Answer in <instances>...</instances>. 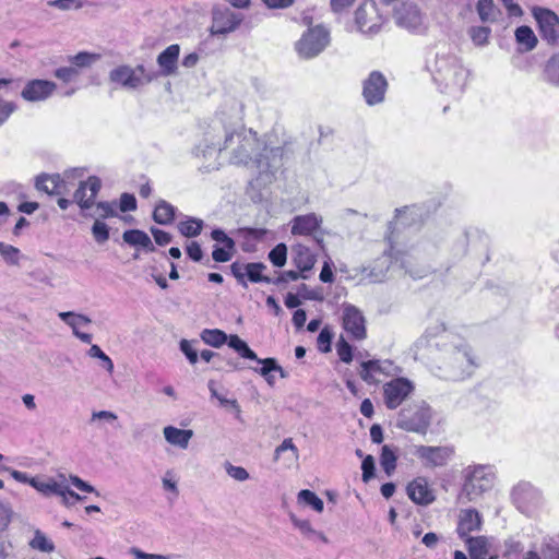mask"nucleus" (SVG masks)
I'll return each mask as SVG.
<instances>
[{"mask_svg":"<svg viewBox=\"0 0 559 559\" xmlns=\"http://www.w3.org/2000/svg\"><path fill=\"white\" fill-rule=\"evenodd\" d=\"M540 552L543 559H559V547L552 543H544Z\"/></svg>","mask_w":559,"mask_h":559,"instance_id":"obj_64","label":"nucleus"},{"mask_svg":"<svg viewBox=\"0 0 559 559\" xmlns=\"http://www.w3.org/2000/svg\"><path fill=\"white\" fill-rule=\"evenodd\" d=\"M362 480L368 483L374 476V460L371 455H367L362 463Z\"/></svg>","mask_w":559,"mask_h":559,"instance_id":"obj_56","label":"nucleus"},{"mask_svg":"<svg viewBox=\"0 0 559 559\" xmlns=\"http://www.w3.org/2000/svg\"><path fill=\"white\" fill-rule=\"evenodd\" d=\"M100 56L98 53L81 51L74 56H69L68 61L72 67H75L79 71L80 69L90 68L96 61H98Z\"/></svg>","mask_w":559,"mask_h":559,"instance_id":"obj_36","label":"nucleus"},{"mask_svg":"<svg viewBox=\"0 0 559 559\" xmlns=\"http://www.w3.org/2000/svg\"><path fill=\"white\" fill-rule=\"evenodd\" d=\"M332 333L328 329H323L318 336V347L321 352L328 353L331 350Z\"/></svg>","mask_w":559,"mask_h":559,"instance_id":"obj_59","label":"nucleus"},{"mask_svg":"<svg viewBox=\"0 0 559 559\" xmlns=\"http://www.w3.org/2000/svg\"><path fill=\"white\" fill-rule=\"evenodd\" d=\"M88 356L98 358L102 361V367L110 374L114 371V362L108 355H106L98 345H92L88 349Z\"/></svg>","mask_w":559,"mask_h":559,"instance_id":"obj_46","label":"nucleus"},{"mask_svg":"<svg viewBox=\"0 0 559 559\" xmlns=\"http://www.w3.org/2000/svg\"><path fill=\"white\" fill-rule=\"evenodd\" d=\"M476 10L484 23H492L498 19L499 10L495 8L492 0H478Z\"/></svg>","mask_w":559,"mask_h":559,"instance_id":"obj_34","label":"nucleus"},{"mask_svg":"<svg viewBox=\"0 0 559 559\" xmlns=\"http://www.w3.org/2000/svg\"><path fill=\"white\" fill-rule=\"evenodd\" d=\"M226 473L236 480L245 481L249 478V473L241 466H235L230 463L225 464Z\"/></svg>","mask_w":559,"mask_h":559,"instance_id":"obj_53","label":"nucleus"},{"mask_svg":"<svg viewBox=\"0 0 559 559\" xmlns=\"http://www.w3.org/2000/svg\"><path fill=\"white\" fill-rule=\"evenodd\" d=\"M292 261L294 265L301 272H308L310 271L314 263H316V257L311 253L308 247L298 243L292 248Z\"/></svg>","mask_w":559,"mask_h":559,"instance_id":"obj_25","label":"nucleus"},{"mask_svg":"<svg viewBox=\"0 0 559 559\" xmlns=\"http://www.w3.org/2000/svg\"><path fill=\"white\" fill-rule=\"evenodd\" d=\"M336 350L340 359L343 362L349 364L353 360L352 346L341 337L336 344Z\"/></svg>","mask_w":559,"mask_h":559,"instance_id":"obj_52","label":"nucleus"},{"mask_svg":"<svg viewBox=\"0 0 559 559\" xmlns=\"http://www.w3.org/2000/svg\"><path fill=\"white\" fill-rule=\"evenodd\" d=\"M388 82L384 75L378 71L369 74L364 82L362 96L370 106L380 104L384 100Z\"/></svg>","mask_w":559,"mask_h":559,"instance_id":"obj_14","label":"nucleus"},{"mask_svg":"<svg viewBox=\"0 0 559 559\" xmlns=\"http://www.w3.org/2000/svg\"><path fill=\"white\" fill-rule=\"evenodd\" d=\"M408 498L420 506H428L435 501V495L424 477H417L406 487Z\"/></svg>","mask_w":559,"mask_h":559,"instance_id":"obj_19","label":"nucleus"},{"mask_svg":"<svg viewBox=\"0 0 559 559\" xmlns=\"http://www.w3.org/2000/svg\"><path fill=\"white\" fill-rule=\"evenodd\" d=\"M395 23L407 31L415 32L423 26V15L418 8L412 3H402L394 10Z\"/></svg>","mask_w":559,"mask_h":559,"instance_id":"obj_15","label":"nucleus"},{"mask_svg":"<svg viewBox=\"0 0 559 559\" xmlns=\"http://www.w3.org/2000/svg\"><path fill=\"white\" fill-rule=\"evenodd\" d=\"M258 364H261L262 367L260 368H253L255 372L261 374L264 379L271 373L274 372V369H280V365L277 364V360L275 358H264L261 359L258 357V359H253Z\"/></svg>","mask_w":559,"mask_h":559,"instance_id":"obj_47","label":"nucleus"},{"mask_svg":"<svg viewBox=\"0 0 559 559\" xmlns=\"http://www.w3.org/2000/svg\"><path fill=\"white\" fill-rule=\"evenodd\" d=\"M481 527V516L475 509H465L460 513L457 534L461 538L469 537V534L479 531Z\"/></svg>","mask_w":559,"mask_h":559,"instance_id":"obj_23","label":"nucleus"},{"mask_svg":"<svg viewBox=\"0 0 559 559\" xmlns=\"http://www.w3.org/2000/svg\"><path fill=\"white\" fill-rule=\"evenodd\" d=\"M466 544L472 559H486L488 556V540L485 536L467 537Z\"/></svg>","mask_w":559,"mask_h":559,"instance_id":"obj_30","label":"nucleus"},{"mask_svg":"<svg viewBox=\"0 0 559 559\" xmlns=\"http://www.w3.org/2000/svg\"><path fill=\"white\" fill-rule=\"evenodd\" d=\"M269 259L273 265L282 267L287 260V247L285 243H278L269 253Z\"/></svg>","mask_w":559,"mask_h":559,"instance_id":"obj_45","label":"nucleus"},{"mask_svg":"<svg viewBox=\"0 0 559 559\" xmlns=\"http://www.w3.org/2000/svg\"><path fill=\"white\" fill-rule=\"evenodd\" d=\"M31 547L43 552H52L55 545L40 531H36L34 538L29 543Z\"/></svg>","mask_w":559,"mask_h":559,"instance_id":"obj_44","label":"nucleus"},{"mask_svg":"<svg viewBox=\"0 0 559 559\" xmlns=\"http://www.w3.org/2000/svg\"><path fill=\"white\" fill-rule=\"evenodd\" d=\"M533 14L538 23L542 38L548 44H556L559 39L558 15L555 12L544 8L534 9Z\"/></svg>","mask_w":559,"mask_h":559,"instance_id":"obj_11","label":"nucleus"},{"mask_svg":"<svg viewBox=\"0 0 559 559\" xmlns=\"http://www.w3.org/2000/svg\"><path fill=\"white\" fill-rule=\"evenodd\" d=\"M164 437L166 441L173 445H177L181 449H187L189 441L193 436V431L190 429H179L174 426H167L164 428Z\"/></svg>","mask_w":559,"mask_h":559,"instance_id":"obj_26","label":"nucleus"},{"mask_svg":"<svg viewBox=\"0 0 559 559\" xmlns=\"http://www.w3.org/2000/svg\"><path fill=\"white\" fill-rule=\"evenodd\" d=\"M300 277L304 280L308 278V276L301 272L299 273L297 271L289 270L283 272L278 277L272 278V284L280 285L282 283H287L289 281H297Z\"/></svg>","mask_w":559,"mask_h":559,"instance_id":"obj_54","label":"nucleus"},{"mask_svg":"<svg viewBox=\"0 0 559 559\" xmlns=\"http://www.w3.org/2000/svg\"><path fill=\"white\" fill-rule=\"evenodd\" d=\"M298 502L311 507L317 512H322L324 508L322 499H320L313 491L308 489H302L299 491Z\"/></svg>","mask_w":559,"mask_h":559,"instance_id":"obj_41","label":"nucleus"},{"mask_svg":"<svg viewBox=\"0 0 559 559\" xmlns=\"http://www.w3.org/2000/svg\"><path fill=\"white\" fill-rule=\"evenodd\" d=\"M396 455L389 445H383L381 450L380 464L383 471L391 475L396 468Z\"/></svg>","mask_w":559,"mask_h":559,"instance_id":"obj_42","label":"nucleus"},{"mask_svg":"<svg viewBox=\"0 0 559 559\" xmlns=\"http://www.w3.org/2000/svg\"><path fill=\"white\" fill-rule=\"evenodd\" d=\"M31 486L45 496L56 495L61 497V502L64 506L69 504L68 496H70L74 500L84 499V497H81L80 495L71 490L68 486L59 484L53 479L44 481L38 478H32Z\"/></svg>","mask_w":559,"mask_h":559,"instance_id":"obj_16","label":"nucleus"},{"mask_svg":"<svg viewBox=\"0 0 559 559\" xmlns=\"http://www.w3.org/2000/svg\"><path fill=\"white\" fill-rule=\"evenodd\" d=\"M176 209L168 202L162 200L155 206L153 219L160 225H168L174 221Z\"/></svg>","mask_w":559,"mask_h":559,"instance_id":"obj_31","label":"nucleus"},{"mask_svg":"<svg viewBox=\"0 0 559 559\" xmlns=\"http://www.w3.org/2000/svg\"><path fill=\"white\" fill-rule=\"evenodd\" d=\"M355 22L361 33L374 35L384 24V17L379 13L373 0H364L355 11Z\"/></svg>","mask_w":559,"mask_h":559,"instance_id":"obj_7","label":"nucleus"},{"mask_svg":"<svg viewBox=\"0 0 559 559\" xmlns=\"http://www.w3.org/2000/svg\"><path fill=\"white\" fill-rule=\"evenodd\" d=\"M412 415L409 409H402L399 415L397 426L406 431L425 433L430 425L431 409L424 402L415 406Z\"/></svg>","mask_w":559,"mask_h":559,"instance_id":"obj_8","label":"nucleus"},{"mask_svg":"<svg viewBox=\"0 0 559 559\" xmlns=\"http://www.w3.org/2000/svg\"><path fill=\"white\" fill-rule=\"evenodd\" d=\"M126 243L133 247H141L148 252L155 251V247L146 233L140 229H129L122 234Z\"/></svg>","mask_w":559,"mask_h":559,"instance_id":"obj_27","label":"nucleus"},{"mask_svg":"<svg viewBox=\"0 0 559 559\" xmlns=\"http://www.w3.org/2000/svg\"><path fill=\"white\" fill-rule=\"evenodd\" d=\"M16 105L13 102L0 99V126L15 111Z\"/></svg>","mask_w":559,"mask_h":559,"instance_id":"obj_61","label":"nucleus"},{"mask_svg":"<svg viewBox=\"0 0 559 559\" xmlns=\"http://www.w3.org/2000/svg\"><path fill=\"white\" fill-rule=\"evenodd\" d=\"M58 317L72 329L73 334L79 340H81L85 344L92 343L93 337L91 334L83 333L78 330V328L80 325H87L92 322V320L87 316L81 314V313H75L72 311H67V312H59Z\"/></svg>","mask_w":559,"mask_h":559,"instance_id":"obj_24","label":"nucleus"},{"mask_svg":"<svg viewBox=\"0 0 559 559\" xmlns=\"http://www.w3.org/2000/svg\"><path fill=\"white\" fill-rule=\"evenodd\" d=\"M49 7L57 8L61 11H68L71 9H82L84 0H51L48 2Z\"/></svg>","mask_w":559,"mask_h":559,"instance_id":"obj_50","label":"nucleus"},{"mask_svg":"<svg viewBox=\"0 0 559 559\" xmlns=\"http://www.w3.org/2000/svg\"><path fill=\"white\" fill-rule=\"evenodd\" d=\"M469 33L473 41L478 46H483L488 41L490 28L485 26L473 27Z\"/></svg>","mask_w":559,"mask_h":559,"instance_id":"obj_51","label":"nucleus"},{"mask_svg":"<svg viewBox=\"0 0 559 559\" xmlns=\"http://www.w3.org/2000/svg\"><path fill=\"white\" fill-rule=\"evenodd\" d=\"M80 75V71L75 67H61L55 71V76L64 83L75 81Z\"/></svg>","mask_w":559,"mask_h":559,"instance_id":"obj_49","label":"nucleus"},{"mask_svg":"<svg viewBox=\"0 0 559 559\" xmlns=\"http://www.w3.org/2000/svg\"><path fill=\"white\" fill-rule=\"evenodd\" d=\"M119 207L121 212L134 211L136 209L134 195L129 193L121 194Z\"/></svg>","mask_w":559,"mask_h":559,"instance_id":"obj_63","label":"nucleus"},{"mask_svg":"<svg viewBox=\"0 0 559 559\" xmlns=\"http://www.w3.org/2000/svg\"><path fill=\"white\" fill-rule=\"evenodd\" d=\"M413 454L421 459L426 466L437 467L447 464L452 451L445 447L418 445L415 447Z\"/></svg>","mask_w":559,"mask_h":559,"instance_id":"obj_18","label":"nucleus"},{"mask_svg":"<svg viewBox=\"0 0 559 559\" xmlns=\"http://www.w3.org/2000/svg\"><path fill=\"white\" fill-rule=\"evenodd\" d=\"M203 225L204 222L202 219L188 217L186 221L180 222L177 227L182 236L193 238L201 234Z\"/></svg>","mask_w":559,"mask_h":559,"instance_id":"obj_33","label":"nucleus"},{"mask_svg":"<svg viewBox=\"0 0 559 559\" xmlns=\"http://www.w3.org/2000/svg\"><path fill=\"white\" fill-rule=\"evenodd\" d=\"M544 79L549 84L559 87V53L554 55L545 64Z\"/></svg>","mask_w":559,"mask_h":559,"instance_id":"obj_37","label":"nucleus"},{"mask_svg":"<svg viewBox=\"0 0 559 559\" xmlns=\"http://www.w3.org/2000/svg\"><path fill=\"white\" fill-rule=\"evenodd\" d=\"M57 85L52 81L47 80H32L26 83L21 92V96L26 102H43L50 97L56 91Z\"/></svg>","mask_w":559,"mask_h":559,"instance_id":"obj_17","label":"nucleus"},{"mask_svg":"<svg viewBox=\"0 0 559 559\" xmlns=\"http://www.w3.org/2000/svg\"><path fill=\"white\" fill-rule=\"evenodd\" d=\"M102 188V180L96 176H90L87 180H81L73 194L75 202L82 211L91 209L95 204V199Z\"/></svg>","mask_w":559,"mask_h":559,"instance_id":"obj_12","label":"nucleus"},{"mask_svg":"<svg viewBox=\"0 0 559 559\" xmlns=\"http://www.w3.org/2000/svg\"><path fill=\"white\" fill-rule=\"evenodd\" d=\"M227 340L228 346L235 349L242 358L258 359L257 354L238 335H230Z\"/></svg>","mask_w":559,"mask_h":559,"instance_id":"obj_40","label":"nucleus"},{"mask_svg":"<svg viewBox=\"0 0 559 559\" xmlns=\"http://www.w3.org/2000/svg\"><path fill=\"white\" fill-rule=\"evenodd\" d=\"M343 328L355 340L361 341L367 336L365 317L353 305H345L343 308Z\"/></svg>","mask_w":559,"mask_h":559,"instance_id":"obj_13","label":"nucleus"},{"mask_svg":"<svg viewBox=\"0 0 559 559\" xmlns=\"http://www.w3.org/2000/svg\"><path fill=\"white\" fill-rule=\"evenodd\" d=\"M200 336L205 344L213 347H221L227 342L226 333L218 329H205Z\"/></svg>","mask_w":559,"mask_h":559,"instance_id":"obj_39","label":"nucleus"},{"mask_svg":"<svg viewBox=\"0 0 559 559\" xmlns=\"http://www.w3.org/2000/svg\"><path fill=\"white\" fill-rule=\"evenodd\" d=\"M234 251L225 248V246L223 248L214 247L212 258L215 262H228L233 258Z\"/></svg>","mask_w":559,"mask_h":559,"instance_id":"obj_62","label":"nucleus"},{"mask_svg":"<svg viewBox=\"0 0 559 559\" xmlns=\"http://www.w3.org/2000/svg\"><path fill=\"white\" fill-rule=\"evenodd\" d=\"M321 224L322 217L316 213L298 215L292 221V234L311 236L320 228Z\"/></svg>","mask_w":559,"mask_h":559,"instance_id":"obj_21","label":"nucleus"},{"mask_svg":"<svg viewBox=\"0 0 559 559\" xmlns=\"http://www.w3.org/2000/svg\"><path fill=\"white\" fill-rule=\"evenodd\" d=\"M92 234L95 241L98 243H104L109 239V228L104 222L99 219H96L93 224Z\"/></svg>","mask_w":559,"mask_h":559,"instance_id":"obj_48","label":"nucleus"},{"mask_svg":"<svg viewBox=\"0 0 559 559\" xmlns=\"http://www.w3.org/2000/svg\"><path fill=\"white\" fill-rule=\"evenodd\" d=\"M495 473L490 466L479 465L469 469L466 474L462 490L457 496V502L465 504L476 500L493 486Z\"/></svg>","mask_w":559,"mask_h":559,"instance_id":"obj_4","label":"nucleus"},{"mask_svg":"<svg viewBox=\"0 0 559 559\" xmlns=\"http://www.w3.org/2000/svg\"><path fill=\"white\" fill-rule=\"evenodd\" d=\"M212 14L213 19L210 32L214 36L227 35L235 32L243 21L241 13H236L229 8H215Z\"/></svg>","mask_w":559,"mask_h":559,"instance_id":"obj_9","label":"nucleus"},{"mask_svg":"<svg viewBox=\"0 0 559 559\" xmlns=\"http://www.w3.org/2000/svg\"><path fill=\"white\" fill-rule=\"evenodd\" d=\"M431 73L440 91L453 97L464 91L468 79V70L455 55L450 52L436 55Z\"/></svg>","mask_w":559,"mask_h":559,"instance_id":"obj_3","label":"nucleus"},{"mask_svg":"<svg viewBox=\"0 0 559 559\" xmlns=\"http://www.w3.org/2000/svg\"><path fill=\"white\" fill-rule=\"evenodd\" d=\"M96 209L98 211L99 217H102V218L117 216V211H116L115 203L98 202V203H96Z\"/></svg>","mask_w":559,"mask_h":559,"instance_id":"obj_58","label":"nucleus"},{"mask_svg":"<svg viewBox=\"0 0 559 559\" xmlns=\"http://www.w3.org/2000/svg\"><path fill=\"white\" fill-rule=\"evenodd\" d=\"M224 148L231 150L234 164H254L262 173L277 167L283 151L281 147L263 145L252 130H241L225 135Z\"/></svg>","mask_w":559,"mask_h":559,"instance_id":"obj_2","label":"nucleus"},{"mask_svg":"<svg viewBox=\"0 0 559 559\" xmlns=\"http://www.w3.org/2000/svg\"><path fill=\"white\" fill-rule=\"evenodd\" d=\"M419 344H425L440 353L438 358L443 362L449 371V377L453 380L471 376L477 366L465 342L447 331L442 324L428 328L419 340Z\"/></svg>","mask_w":559,"mask_h":559,"instance_id":"obj_1","label":"nucleus"},{"mask_svg":"<svg viewBox=\"0 0 559 559\" xmlns=\"http://www.w3.org/2000/svg\"><path fill=\"white\" fill-rule=\"evenodd\" d=\"M516 41L524 46L525 51H531L537 46V37L530 26L522 25L515 29Z\"/></svg>","mask_w":559,"mask_h":559,"instance_id":"obj_32","label":"nucleus"},{"mask_svg":"<svg viewBox=\"0 0 559 559\" xmlns=\"http://www.w3.org/2000/svg\"><path fill=\"white\" fill-rule=\"evenodd\" d=\"M180 349L186 355L190 364L194 365L198 361V353L197 349L193 348L192 342L182 340L180 342Z\"/></svg>","mask_w":559,"mask_h":559,"instance_id":"obj_60","label":"nucleus"},{"mask_svg":"<svg viewBox=\"0 0 559 559\" xmlns=\"http://www.w3.org/2000/svg\"><path fill=\"white\" fill-rule=\"evenodd\" d=\"M330 44V32L323 25L309 27L296 41L295 49L301 59L319 56Z\"/></svg>","mask_w":559,"mask_h":559,"instance_id":"obj_6","label":"nucleus"},{"mask_svg":"<svg viewBox=\"0 0 559 559\" xmlns=\"http://www.w3.org/2000/svg\"><path fill=\"white\" fill-rule=\"evenodd\" d=\"M0 254L10 265H19L21 252L16 247L0 242Z\"/></svg>","mask_w":559,"mask_h":559,"instance_id":"obj_43","label":"nucleus"},{"mask_svg":"<svg viewBox=\"0 0 559 559\" xmlns=\"http://www.w3.org/2000/svg\"><path fill=\"white\" fill-rule=\"evenodd\" d=\"M230 272L231 274L235 276V278L237 280V282L243 286V287H247V282L245 280L246 277V263H240V262H234L231 265H230Z\"/></svg>","mask_w":559,"mask_h":559,"instance_id":"obj_57","label":"nucleus"},{"mask_svg":"<svg viewBox=\"0 0 559 559\" xmlns=\"http://www.w3.org/2000/svg\"><path fill=\"white\" fill-rule=\"evenodd\" d=\"M266 266L261 262H251L246 263V276L252 283H272V278L269 276H264L262 271L265 270Z\"/></svg>","mask_w":559,"mask_h":559,"instance_id":"obj_38","label":"nucleus"},{"mask_svg":"<svg viewBox=\"0 0 559 559\" xmlns=\"http://www.w3.org/2000/svg\"><path fill=\"white\" fill-rule=\"evenodd\" d=\"M211 237L213 240L217 241V242H222L225 248L229 249V250H235V241L233 238H230L229 236L226 235V233L222 229H214L212 230L211 233Z\"/></svg>","mask_w":559,"mask_h":559,"instance_id":"obj_55","label":"nucleus"},{"mask_svg":"<svg viewBox=\"0 0 559 559\" xmlns=\"http://www.w3.org/2000/svg\"><path fill=\"white\" fill-rule=\"evenodd\" d=\"M290 521L293 522L294 526L300 531L301 534H304L308 538H319L323 543H328V538L322 532L316 531L310 522L308 520H300L294 514L290 515Z\"/></svg>","mask_w":559,"mask_h":559,"instance_id":"obj_35","label":"nucleus"},{"mask_svg":"<svg viewBox=\"0 0 559 559\" xmlns=\"http://www.w3.org/2000/svg\"><path fill=\"white\" fill-rule=\"evenodd\" d=\"M225 150L224 145L222 146L221 140H215L214 138L205 139L204 143L199 144L195 147V156L202 157L204 159H211L214 160L217 158L218 153Z\"/></svg>","mask_w":559,"mask_h":559,"instance_id":"obj_29","label":"nucleus"},{"mask_svg":"<svg viewBox=\"0 0 559 559\" xmlns=\"http://www.w3.org/2000/svg\"><path fill=\"white\" fill-rule=\"evenodd\" d=\"M414 391V384L406 378H396L383 385L384 403L389 409L397 408Z\"/></svg>","mask_w":559,"mask_h":559,"instance_id":"obj_10","label":"nucleus"},{"mask_svg":"<svg viewBox=\"0 0 559 559\" xmlns=\"http://www.w3.org/2000/svg\"><path fill=\"white\" fill-rule=\"evenodd\" d=\"M35 187L37 190L44 191L49 195H63L70 190L59 174H41L37 176Z\"/></svg>","mask_w":559,"mask_h":559,"instance_id":"obj_20","label":"nucleus"},{"mask_svg":"<svg viewBox=\"0 0 559 559\" xmlns=\"http://www.w3.org/2000/svg\"><path fill=\"white\" fill-rule=\"evenodd\" d=\"M156 78V74L147 72L143 64L132 68L127 64L114 68L108 75L110 83L124 90H138Z\"/></svg>","mask_w":559,"mask_h":559,"instance_id":"obj_5","label":"nucleus"},{"mask_svg":"<svg viewBox=\"0 0 559 559\" xmlns=\"http://www.w3.org/2000/svg\"><path fill=\"white\" fill-rule=\"evenodd\" d=\"M179 52V45L174 44L157 56V64L160 68L162 75L170 76L177 73Z\"/></svg>","mask_w":559,"mask_h":559,"instance_id":"obj_22","label":"nucleus"},{"mask_svg":"<svg viewBox=\"0 0 559 559\" xmlns=\"http://www.w3.org/2000/svg\"><path fill=\"white\" fill-rule=\"evenodd\" d=\"M391 361L389 360H368L361 362V370L359 372L361 379L368 383H373V372L386 373L389 368L391 367Z\"/></svg>","mask_w":559,"mask_h":559,"instance_id":"obj_28","label":"nucleus"}]
</instances>
